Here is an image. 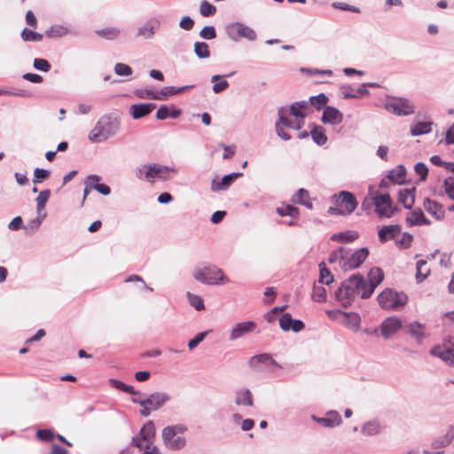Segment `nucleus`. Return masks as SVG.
<instances>
[{"mask_svg":"<svg viewBox=\"0 0 454 454\" xmlns=\"http://www.w3.org/2000/svg\"><path fill=\"white\" fill-rule=\"evenodd\" d=\"M406 222L410 226L429 224V221L420 209L412 211L410 215L407 216Z\"/></svg>","mask_w":454,"mask_h":454,"instance_id":"7c9ffc66","label":"nucleus"},{"mask_svg":"<svg viewBox=\"0 0 454 454\" xmlns=\"http://www.w3.org/2000/svg\"><path fill=\"white\" fill-rule=\"evenodd\" d=\"M150 167V164H143L136 168V176L140 180H145L149 183H153V178H148L146 176L145 168Z\"/></svg>","mask_w":454,"mask_h":454,"instance_id":"052dcab7","label":"nucleus"},{"mask_svg":"<svg viewBox=\"0 0 454 454\" xmlns=\"http://www.w3.org/2000/svg\"><path fill=\"white\" fill-rule=\"evenodd\" d=\"M239 176H241L240 173H232L224 176L221 180L215 178L211 182V190L213 192L227 190L232 182Z\"/></svg>","mask_w":454,"mask_h":454,"instance_id":"aec40b11","label":"nucleus"},{"mask_svg":"<svg viewBox=\"0 0 454 454\" xmlns=\"http://www.w3.org/2000/svg\"><path fill=\"white\" fill-rule=\"evenodd\" d=\"M292 317L289 313L284 314L280 319H279V326L280 328L285 331H290V325L292 324Z\"/></svg>","mask_w":454,"mask_h":454,"instance_id":"69168bd1","label":"nucleus"},{"mask_svg":"<svg viewBox=\"0 0 454 454\" xmlns=\"http://www.w3.org/2000/svg\"><path fill=\"white\" fill-rule=\"evenodd\" d=\"M192 275L197 281L206 285L229 282V278L224 276L223 270L215 265L199 267L194 270Z\"/></svg>","mask_w":454,"mask_h":454,"instance_id":"7ed1b4c3","label":"nucleus"},{"mask_svg":"<svg viewBox=\"0 0 454 454\" xmlns=\"http://www.w3.org/2000/svg\"><path fill=\"white\" fill-rule=\"evenodd\" d=\"M430 353L441 358L442 361L446 362L447 364H452L454 363V348H446V347H441L436 346L434 347Z\"/></svg>","mask_w":454,"mask_h":454,"instance_id":"393cba45","label":"nucleus"},{"mask_svg":"<svg viewBox=\"0 0 454 454\" xmlns=\"http://www.w3.org/2000/svg\"><path fill=\"white\" fill-rule=\"evenodd\" d=\"M69 33L67 27L62 25H55L51 27L46 31V35L49 37H62Z\"/></svg>","mask_w":454,"mask_h":454,"instance_id":"37998d69","label":"nucleus"},{"mask_svg":"<svg viewBox=\"0 0 454 454\" xmlns=\"http://www.w3.org/2000/svg\"><path fill=\"white\" fill-rule=\"evenodd\" d=\"M398 200L405 208L411 209L415 201V188L400 190Z\"/></svg>","mask_w":454,"mask_h":454,"instance_id":"bb28decb","label":"nucleus"},{"mask_svg":"<svg viewBox=\"0 0 454 454\" xmlns=\"http://www.w3.org/2000/svg\"><path fill=\"white\" fill-rule=\"evenodd\" d=\"M368 282L364 278L362 299H368L373 294L375 288L383 281L384 273L379 267H373L367 275Z\"/></svg>","mask_w":454,"mask_h":454,"instance_id":"6e6552de","label":"nucleus"},{"mask_svg":"<svg viewBox=\"0 0 454 454\" xmlns=\"http://www.w3.org/2000/svg\"><path fill=\"white\" fill-rule=\"evenodd\" d=\"M401 233V227L397 224L383 226L378 232L379 239L385 243L390 239H395Z\"/></svg>","mask_w":454,"mask_h":454,"instance_id":"412c9836","label":"nucleus"},{"mask_svg":"<svg viewBox=\"0 0 454 454\" xmlns=\"http://www.w3.org/2000/svg\"><path fill=\"white\" fill-rule=\"evenodd\" d=\"M21 37L24 41L40 42L43 39V35L37 32L31 31L27 28H24L21 33Z\"/></svg>","mask_w":454,"mask_h":454,"instance_id":"3c124183","label":"nucleus"},{"mask_svg":"<svg viewBox=\"0 0 454 454\" xmlns=\"http://www.w3.org/2000/svg\"><path fill=\"white\" fill-rule=\"evenodd\" d=\"M194 52L199 59H207L210 57L209 47L204 42H196L194 43Z\"/></svg>","mask_w":454,"mask_h":454,"instance_id":"ea45409f","label":"nucleus"},{"mask_svg":"<svg viewBox=\"0 0 454 454\" xmlns=\"http://www.w3.org/2000/svg\"><path fill=\"white\" fill-rule=\"evenodd\" d=\"M364 277L360 274L352 275L343 281L335 291V299L344 308H348L357 295L363 293Z\"/></svg>","mask_w":454,"mask_h":454,"instance_id":"f257e3e1","label":"nucleus"},{"mask_svg":"<svg viewBox=\"0 0 454 454\" xmlns=\"http://www.w3.org/2000/svg\"><path fill=\"white\" fill-rule=\"evenodd\" d=\"M406 176V169L404 166L399 165L395 168L390 170L387 177L395 184H402Z\"/></svg>","mask_w":454,"mask_h":454,"instance_id":"72a5a7b5","label":"nucleus"},{"mask_svg":"<svg viewBox=\"0 0 454 454\" xmlns=\"http://www.w3.org/2000/svg\"><path fill=\"white\" fill-rule=\"evenodd\" d=\"M384 427L379 419L369 420L361 427V434L365 436H374L380 434Z\"/></svg>","mask_w":454,"mask_h":454,"instance_id":"b1692460","label":"nucleus"},{"mask_svg":"<svg viewBox=\"0 0 454 454\" xmlns=\"http://www.w3.org/2000/svg\"><path fill=\"white\" fill-rule=\"evenodd\" d=\"M155 107L153 103L134 104L129 107V114L133 119L137 120L148 115Z\"/></svg>","mask_w":454,"mask_h":454,"instance_id":"6ab92c4d","label":"nucleus"},{"mask_svg":"<svg viewBox=\"0 0 454 454\" xmlns=\"http://www.w3.org/2000/svg\"><path fill=\"white\" fill-rule=\"evenodd\" d=\"M176 435V434H175V432L173 431V429L170 426L164 427L162 430L161 436H162V440H163L165 446L168 442H170L175 438Z\"/></svg>","mask_w":454,"mask_h":454,"instance_id":"e2e57ef3","label":"nucleus"},{"mask_svg":"<svg viewBox=\"0 0 454 454\" xmlns=\"http://www.w3.org/2000/svg\"><path fill=\"white\" fill-rule=\"evenodd\" d=\"M432 121H419L411 126V135L413 137L428 134L432 130Z\"/></svg>","mask_w":454,"mask_h":454,"instance_id":"c756f323","label":"nucleus"},{"mask_svg":"<svg viewBox=\"0 0 454 454\" xmlns=\"http://www.w3.org/2000/svg\"><path fill=\"white\" fill-rule=\"evenodd\" d=\"M369 199L375 207V212L380 217H391L396 208L393 206L390 196L387 193L380 194L373 191V187H369Z\"/></svg>","mask_w":454,"mask_h":454,"instance_id":"39448f33","label":"nucleus"},{"mask_svg":"<svg viewBox=\"0 0 454 454\" xmlns=\"http://www.w3.org/2000/svg\"><path fill=\"white\" fill-rule=\"evenodd\" d=\"M322 121L332 125L339 124L342 121V114L333 106H326L323 112Z\"/></svg>","mask_w":454,"mask_h":454,"instance_id":"4be33fe9","label":"nucleus"},{"mask_svg":"<svg viewBox=\"0 0 454 454\" xmlns=\"http://www.w3.org/2000/svg\"><path fill=\"white\" fill-rule=\"evenodd\" d=\"M319 283L325 284V285H330L333 281V276L330 272V270L325 267V262L319 263Z\"/></svg>","mask_w":454,"mask_h":454,"instance_id":"a19ab883","label":"nucleus"},{"mask_svg":"<svg viewBox=\"0 0 454 454\" xmlns=\"http://www.w3.org/2000/svg\"><path fill=\"white\" fill-rule=\"evenodd\" d=\"M96 34L106 40H115L121 35V30L115 27H108L96 30Z\"/></svg>","mask_w":454,"mask_h":454,"instance_id":"c9c22d12","label":"nucleus"},{"mask_svg":"<svg viewBox=\"0 0 454 454\" xmlns=\"http://www.w3.org/2000/svg\"><path fill=\"white\" fill-rule=\"evenodd\" d=\"M309 101L312 106L319 109L323 106L326 105L328 98L324 93H320L317 96L310 97Z\"/></svg>","mask_w":454,"mask_h":454,"instance_id":"6e6d98bb","label":"nucleus"},{"mask_svg":"<svg viewBox=\"0 0 454 454\" xmlns=\"http://www.w3.org/2000/svg\"><path fill=\"white\" fill-rule=\"evenodd\" d=\"M171 395L166 392H154L145 398L144 401H137L138 404L148 405L153 408V411H157L163 407L168 401H170Z\"/></svg>","mask_w":454,"mask_h":454,"instance_id":"ddd939ff","label":"nucleus"},{"mask_svg":"<svg viewBox=\"0 0 454 454\" xmlns=\"http://www.w3.org/2000/svg\"><path fill=\"white\" fill-rule=\"evenodd\" d=\"M336 205L340 207L339 213L345 215L351 214L356 209L357 202L351 192L342 191L336 196Z\"/></svg>","mask_w":454,"mask_h":454,"instance_id":"1a4fd4ad","label":"nucleus"},{"mask_svg":"<svg viewBox=\"0 0 454 454\" xmlns=\"http://www.w3.org/2000/svg\"><path fill=\"white\" fill-rule=\"evenodd\" d=\"M369 255V250L366 247H362L356 250L352 254L348 255L347 250L346 258L342 264V269L354 270L361 266V264L366 260Z\"/></svg>","mask_w":454,"mask_h":454,"instance_id":"9d476101","label":"nucleus"},{"mask_svg":"<svg viewBox=\"0 0 454 454\" xmlns=\"http://www.w3.org/2000/svg\"><path fill=\"white\" fill-rule=\"evenodd\" d=\"M443 188L446 195L451 200H454V177L449 176L443 181Z\"/></svg>","mask_w":454,"mask_h":454,"instance_id":"603ef678","label":"nucleus"},{"mask_svg":"<svg viewBox=\"0 0 454 454\" xmlns=\"http://www.w3.org/2000/svg\"><path fill=\"white\" fill-rule=\"evenodd\" d=\"M359 234L356 231H346L342 232L334 233L331 236V239L333 241L340 242V243H351L357 239Z\"/></svg>","mask_w":454,"mask_h":454,"instance_id":"c85d7f7f","label":"nucleus"},{"mask_svg":"<svg viewBox=\"0 0 454 454\" xmlns=\"http://www.w3.org/2000/svg\"><path fill=\"white\" fill-rule=\"evenodd\" d=\"M51 195L50 190H43L40 192L39 195L36 197V209L37 212L40 213L45 207V204L48 201Z\"/></svg>","mask_w":454,"mask_h":454,"instance_id":"de8ad7c7","label":"nucleus"},{"mask_svg":"<svg viewBox=\"0 0 454 454\" xmlns=\"http://www.w3.org/2000/svg\"><path fill=\"white\" fill-rule=\"evenodd\" d=\"M312 298L317 302H324L326 300V289L322 286L314 285Z\"/></svg>","mask_w":454,"mask_h":454,"instance_id":"8fccbe9b","label":"nucleus"},{"mask_svg":"<svg viewBox=\"0 0 454 454\" xmlns=\"http://www.w3.org/2000/svg\"><path fill=\"white\" fill-rule=\"evenodd\" d=\"M408 331L418 340H420L425 335V326L419 322H412L408 325Z\"/></svg>","mask_w":454,"mask_h":454,"instance_id":"4c0bfd02","label":"nucleus"},{"mask_svg":"<svg viewBox=\"0 0 454 454\" xmlns=\"http://www.w3.org/2000/svg\"><path fill=\"white\" fill-rule=\"evenodd\" d=\"M100 177L97 175H90L87 176V178L84 181L85 188L83 190V198H82V203L86 200L90 191L93 189V184H91V181H96V183L99 182Z\"/></svg>","mask_w":454,"mask_h":454,"instance_id":"864d4df0","label":"nucleus"},{"mask_svg":"<svg viewBox=\"0 0 454 454\" xmlns=\"http://www.w3.org/2000/svg\"><path fill=\"white\" fill-rule=\"evenodd\" d=\"M343 324L354 331H357L360 325V317L354 312H343Z\"/></svg>","mask_w":454,"mask_h":454,"instance_id":"473e14b6","label":"nucleus"},{"mask_svg":"<svg viewBox=\"0 0 454 454\" xmlns=\"http://www.w3.org/2000/svg\"><path fill=\"white\" fill-rule=\"evenodd\" d=\"M179 27L184 30L190 31L194 27V20L189 16H184L179 21Z\"/></svg>","mask_w":454,"mask_h":454,"instance_id":"774afa93","label":"nucleus"},{"mask_svg":"<svg viewBox=\"0 0 454 454\" xmlns=\"http://www.w3.org/2000/svg\"><path fill=\"white\" fill-rule=\"evenodd\" d=\"M200 36L206 40H212L216 37V32L213 26L204 27L200 32Z\"/></svg>","mask_w":454,"mask_h":454,"instance_id":"13d9d810","label":"nucleus"},{"mask_svg":"<svg viewBox=\"0 0 454 454\" xmlns=\"http://www.w3.org/2000/svg\"><path fill=\"white\" fill-rule=\"evenodd\" d=\"M234 403L238 406L252 407L254 405L252 392L247 387L238 389L234 395Z\"/></svg>","mask_w":454,"mask_h":454,"instance_id":"a211bd4d","label":"nucleus"},{"mask_svg":"<svg viewBox=\"0 0 454 454\" xmlns=\"http://www.w3.org/2000/svg\"><path fill=\"white\" fill-rule=\"evenodd\" d=\"M347 249L345 247H340L339 249L333 251L329 256V262L335 263L339 262L340 267L342 268V264L344 263L346 258Z\"/></svg>","mask_w":454,"mask_h":454,"instance_id":"58836bf2","label":"nucleus"},{"mask_svg":"<svg viewBox=\"0 0 454 454\" xmlns=\"http://www.w3.org/2000/svg\"><path fill=\"white\" fill-rule=\"evenodd\" d=\"M146 176L148 178H156L161 180H168L170 178V173H177L178 169L174 167L164 166L157 163L150 164V167L145 168Z\"/></svg>","mask_w":454,"mask_h":454,"instance_id":"9b49d317","label":"nucleus"},{"mask_svg":"<svg viewBox=\"0 0 454 454\" xmlns=\"http://www.w3.org/2000/svg\"><path fill=\"white\" fill-rule=\"evenodd\" d=\"M309 106L306 101L295 102L290 106V114L296 118L304 119L306 113L303 110Z\"/></svg>","mask_w":454,"mask_h":454,"instance_id":"e433bc0d","label":"nucleus"},{"mask_svg":"<svg viewBox=\"0 0 454 454\" xmlns=\"http://www.w3.org/2000/svg\"><path fill=\"white\" fill-rule=\"evenodd\" d=\"M186 444V440L184 437L177 436L176 438H174L170 442H168L166 447L170 450H181L183 449Z\"/></svg>","mask_w":454,"mask_h":454,"instance_id":"4d7b16f0","label":"nucleus"},{"mask_svg":"<svg viewBox=\"0 0 454 454\" xmlns=\"http://www.w3.org/2000/svg\"><path fill=\"white\" fill-rule=\"evenodd\" d=\"M181 114L182 111L176 108L174 106H161L156 113V118L158 120H166L167 118L176 119L178 118Z\"/></svg>","mask_w":454,"mask_h":454,"instance_id":"a878e982","label":"nucleus"},{"mask_svg":"<svg viewBox=\"0 0 454 454\" xmlns=\"http://www.w3.org/2000/svg\"><path fill=\"white\" fill-rule=\"evenodd\" d=\"M377 300L382 309L397 310L407 303L408 296L403 292L387 288L378 295Z\"/></svg>","mask_w":454,"mask_h":454,"instance_id":"20e7f679","label":"nucleus"},{"mask_svg":"<svg viewBox=\"0 0 454 454\" xmlns=\"http://www.w3.org/2000/svg\"><path fill=\"white\" fill-rule=\"evenodd\" d=\"M186 296L192 307H193L197 310L204 309V301L200 296L193 294L190 292H187Z\"/></svg>","mask_w":454,"mask_h":454,"instance_id":"49530a36","label":"nucleus"},{"mask_svg":"<svg viewBox=\"0 0 454 454\" xmlns=\"http://www.w3.org/2000/svg\"><path fill=\"white\" fill-rule=\"evenodd\" d=\"M384 108L397 116H407L415 112L414 104L406 98H389L385 103Z\"/></svg>","mask_w":454,"mask_h":454,"instance_id":"423d86ee","label":"nucleus"},{"mask_svg":"<svg viewBox=\"0 0 454 454\" xmlns=\"http://www.w3.org/2000/svg\"><path fill=\"white\" fill-rule=\"evenodd\" d=\"M155 426L152 420L147 421L140 429L139 434L144 438L145 442L153 445L155 437Z\"/></svg>","mask_w":454,"mask_h":454,"instance_id":"cd10ccee","label":"nucleus"},{"mask_svg":"<svg viewBox=\"0 0 454 454\" xmlns=\"http://www.w3.org/2000/svg\"><path fill=\"white\" fill-rule=\"evenodd\" d=\"M199 10L203 17H211L216 13V7L207 0L200 2Z\"/></svg>","mask_w":454,"mask_h":454,"instance_id":"79ce46f5","label":"nucleus"},{"mask_svg":"<svg viewBox=\"0 0 454 454\" xmlns=\"http://www.w3.org/2000/svg\"><path fill=\"white\" fill-rule=\"evenodd\" d=\"M131 444L138 448L139 450L150 449V445L147 442H145L144 438H142V436L139 434L132 437Z\"/></svg>","mask_w":454,"mask_h":454,"instance_id":"680f3d73","label":"nucleus"},{"mask_svg":"<svg viewBox=\"0 0 454 454\" xmlns=\"http://www.w3.org/2000/svg\"><path fill=\"white\" fill-rule=\"evenodd\" d=\"M114 73L119 76H129L132 74V69L124 63H117L114 66Z\"/></svg>","mask_w":454,"mask_h":454,"instance_id":"5fc2aeb1","label":"nucleus"},{"mask_svg":"<svg viewBox=\"0 0 454 454\" xmlns=\"http://www.w3.org/2000/svg\"><path fill=\"white\" fill-rule=\"evenodd\" d=\"M194 85H186L183 87H174V86H167L163 87L160 91H156V93H152L149 95V98L155 100H165L169 96H173L178 93H181L186 90L193 88Z\"/></svg>","mask_w":454,"mask_h":454,"instance_id":"f3484780","label":"nucleus"},{"mask_svg":"<svg viewBox=\"0 0 454 454\" xmlns=\"http://www.w3.org/2000/svg\"><path fill=\"white\" fill-rule=\"evenodd\" d=\"M225 33L227 36L234 42H238L242 38L247 39L248 41H254L257 38L256 32L252 27L241 22L229 23L225 27Z\"/></svg>","mask_w":454,"mask_h":454,"instance_id":"0eeeda50","label":"nucleus"},{"mask_svg":"<svg viewBox=\"0 0 454 454\" xmlns=\"http://www.w3.org/2000/svg\"><path fill=\"white\" fill-rule=\"evenodd\" d=\"M160 27V20L156 18L150 19L137 28L136 37L144 40L152 39L155 33L159 30Z\"/></svg>","mask_w":454,"mask_h":454,"instance_id":"4468645a","label":"nucleus"},{"mask_svg":"<svg viewBox=\"0 0 454 454\" xmlns=\"http://www.w3.org/2000/svg\"><path fill=\"white\" fill-rule=\"evenodd\" d=\"M293 201L297 204H301L309 209L312 208L313 205L309 200V192L303 188L299 189L293 197Z\"/></svg>","mask_w":454,"mask_h":454,"instance_id":"2f4dec72","label":"nucleus"},{"mask_svg":"<svg viewBox=\"0 0 454 454\" xmlns=\"http://www.w3.org/2000/svg\"><path fill=\"white\" fill-rule=\"evenodd\" d=\"M50 176V171L36 168L34 171V184H38L43 182V180L46 179Z\"/></svg>","mask_w":454,"mask_h":454,"instance_id":"bf43d9fd","label":"nucleus"},{"mask_svg":"<svg viewBox=\"0 0 454 454\" xmlns=\"http://www.w3.org/2000/svg\"><path fill=\"white\" fill-rule=\"evenodd\" d=\"M256 328V324L254 321H246L235 324L231 328L229 340L234 341L242 338L246 334L252 333Z\"/></svg>","mask_w":454,"mask_h":454,"instance_id":"2eb2a0df","label":"nucleus"},{"mask_svg":"<svg viewBox=\"0 0 454 454\" xmlns=\"http://www.w3.org/2000/svg\"><path fill=\"white\" fill-rule=\"evenodd\" d=\"M430 274L426 260H419L416 263V280L420 283Z\"/></svg>","mask_w":454,"mask_h":454,"instance_id":"f704fd0d","label":"nucleus"},{"mask_svg":"<svg viewBox=\"0 0 454 454\" xmlns=\"http://www.w3.org/2000/svg\"><path fill=\"white\" fill-rule=\"evenodd\" d=\"M402 327V322L395 317H387L380 325L381 335L384 339H388L396 333Z\"/></svg>","mask_w":454,"mask_h":454,"instance_id":"dca6fc26","label":"nucleus"},{"mask_svg":"<svg viewBox=\"0 0 454 454\" xmlns=\"http://www.w3.org/2000/svg\"><path fill=\"white\" fill-rule=\"evenodd\" d=\"M34 67L43 72H48L51 69V64L43 59H35Z\"/></svg>","mask_w":454,"mask_h":454,"instance_id":"0e129e2a","label":"nucleus"},{"mask_svg":"<svg viewBox=\"0 0 454 454\" xmlns=\"http://www.w3.org/2000/svg\"><path fill=\"white\" fill-rule=\"evenodd\" d=\"M311 137L313 141L318 145H323L326 143L327 137L323 132L322 128L317 127L311 130Z\"/></svg>","mask_w":454,"mask_h":454,"instance_id":"09e8293b","label":"nucleus"},{"mask_svg":"<svg viewBox=\"0 0 454 454\" xmlns=\"http://www.w3.org/2000/svg\"><path fill=\"white\" fill-rule=\"evenodd\" d=\"M249 366L256 372H262L270 366L280 369L281 366L269 354H260L252 356L248 362Z\"/></svg>","mask_w":454,"mask_h":454,"instance_id":"f8f14e48","label":"nucleus"},{"mask_svg":"<svg viewBox=\"0 0 454 454\" xmlns=\"http://www.w3.org/2000/svg\"><path fill=\"white\" fill-rule=\"evenodd\" d=\"M120 129V120L114 115L102 116L89 134V139L94 143H102L115 136Z\"/></svg>","mask_w":454,"mask_h":454,"instance_id":"f03ea898","label":"nucleus"},{"mask_svg":"<svg viewBox=\"0 0 454 454\" xmlns=\"http://www.w3.org/2000/svg\"><path fill=\"white\" fill-rule=\"evenodd\" d=\"M313 419L319 424L326 427H334L341 423V417L336 411H328L325 417L317 419L313 416Z\"/></svg>","mask_w":454,"mask_h":454,"instance_id":"5701e85b","label":"nucleus"},{"mask_svg":"<svg viewBox=\"0 0 454 454\" xmlns=\"http://www.w3.org/2000/svg\"><path fill=\"white\" fill-rule=\"evenodd\" d=\"M286 113L287 110L285 107H281L280 109H278V120L277 121L276 124L286 129H293L294 122L286 117Z\"/></svg>","mask_w":454,"mask_h":454,"instance_id":"c03bdc74","label":"nucleus"},{"mask_svg":"<svg viewBox=\"0 0 454 454\" xmlns=\"http://www.w3.org/2000/svg\"><path fill=\"white\" fill-rule=\"evenodd\" d=\"M277 212L281 216L290 215L293 218H297L299 215V209L291 205H285L277 208Z\"/></svg>","mask_w":454,"mask_h":454,"instance_id":"a18cd8bd","label":"nucleus"},{"mask_svg":"<svg viewBox=\"0 0 454 454\" xmlns=\"http://www.w3.org/2000/svg\"><path fill=\"white\" fill-rule=\"evenodd\" d=\"M414 170L416 174L420 176V180H426L428 174V168L424 163L418 162L414 167Z\"/></svg>","mask_w":454,"mask_h":454,"instance_id":"338daca9","label":"nucleus"}]
</instances>
